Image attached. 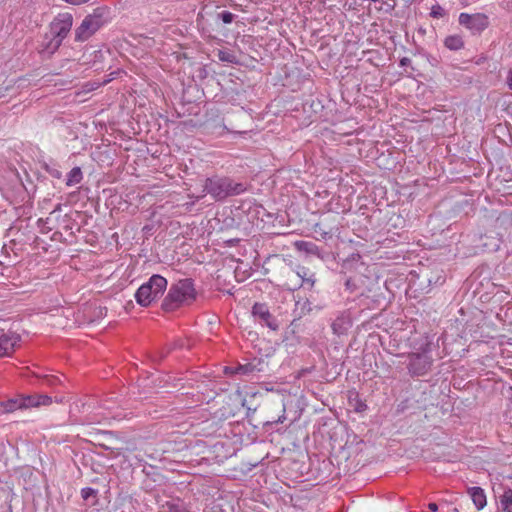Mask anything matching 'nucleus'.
<instances>
[{
    "instance_id": "nucleus-1",
    "label": "nucleus",
    "mask_w": 512,
    "mask_h": 512,
    "mask_svg": "<svg viewBox=\"0 0 512 512\" xmlns=\"http://www.w3.org/2000/svg\"><path fill=\"white\" fill-rule=\"evenodd\" d=\"M196 298V290L193 280L190 278L181 279L171 284L167 295L161 303L165 312H172L184 304H190Z\"/></svg>"
},
{
    "instance_id": "nucleus-2",
    "label": "nucleus",
    "mask_w": 512,
    "mask_h": 512,
    "mask_svg": "<svg viewBox=\"0 0 512 512\" xmlns=\"http://www.w3.org/2000/svg\"><path fill=\"white\" fill-rule=\"evenodd\" d=\"M204 190L216 201H221L243 194L247 190V185L243 182H236L227 176L215 175L205 180Z\"/></svg>"
},
{
    "instance_id": "nucleus-3",
    "label": "nucleus",
    "mask_w": 512,
    "mask_h": 512,
    "mask_svg": "<svg viewBox=\"0 0 512 512\" xmlns=\"http://www.w3.org/2000/svg\"><path fill=\"white\" fill-rule=\"evenodd\" d=\"M109 8L97 7L92 13L85 16L80 26L75 29V41L84 42L93 36L102 26L108 22Z\"/></svg>"
},
{
    "instance_id": "nucleus-4",
    "label": "nucleus",
    "mask_w": 512,
    "mask_h": 512,
    "mask_svg": "<svg viewBox=\"0 0 512 512\" xmlns=\"http://www.w3.org/2000/svg\"><path fill=\"white\" fill-rule=\"evenodd\" d=\"M167 284L165 277L159 274L152 275L146 283L137 289L135 293L136 302L143 307H148L163 295Z\"/></svg>"
},
{
    "instance_id": "nucleus-5",
    "label": "nucleus",
    "mask_w": 512,
    "mask_h": 512,
    "mask_svg": "<svg viewBox=\"0 0 512 512\" xmlns=\"http://www.w3.org/2000/svg\"><path fill=\"white\" fill-rule=\"evenodd\" d=\"M73 24V17L70 13H60L50 24V31L53 35V39L50 45L53 46V50H56L61 45L63 39L66 38L71 30Z\"/></svg>"
},
{
    "instance_id": "nucleus-6",
    "label": "nucleus",
    "mask_w": 512,
    "mask_h": 512,
    "mask_svg": "<svg viewBox=\"0 0 512 512\" xmlns=\"http://www.w3.org/2000/svg\"><path fill=\"white\" fill-rule=\"evenodd\" d=\"M407 359V369L412 377L426 375L431 370L433 364V359L427 351L410 353Z\"/></svg>"
},
{
    "instance_id": "nucleus-7",
    "label": "nucleus",
    "mask_w": 512,
    "mask_h": 512,
    "mask_svg": "<svg viewBox=\"0 0 512 512\" xmlns=\"http://www.w3.org/2000/svg\"><path fill=\"white\" fill-rule=\"evenodd\" d=\"M251 314L255 322L263 327H268L272 331L279 330V321L271 314L269 307L266 303L256 302L252 306Z\"/></svg>"
},
{
    "instance_id": "nucleus-8",
    "label": "nucleus",
    "mask_w": 512,
    "mask_h": 512,
    "mask_svg": "<svg viewBox=\"0 0 512 512\" xmlns=\"http://www.w3.org/2000/svg\"><path fill=\"white\" fill-rule=\"evenodd\" d=\"M458 20L460 25L471 30L473 33H481L489 25L488 16L483 13H461Z\"/></svg>"
},
{
    "instance_id": "nucleus-9",
    "label": "nucleus",
    "mask_w": 512,
    "mask_h": 512,
    "mask_svg": "<svg viewBox=\"0 0 512 512\" xmlns=\"http://www.w3.org/2000/svg\"><path fill=\"white\" fill-rule=\"evenodd\" d=\"M20 335L9 332L0 335V357L10 356L19 344Z\"/></svg>"
},
{
    "instance_id": "nucleus-10",
    "label": "nucleus",
    "mask_w": 512,
    "mask_h": 512,
    "mask_svg": "<svg viewBox=\"0 0 512 512\" xmlns=\"http://www.w3.org/2000/svg\"><path fill=\"white\" fill-rule=\"evenodd\" d=\"M262 365H263V362L261 361V359H254L251 362L239 364L235 368V373L241 374V375H246V376L254 375L256 372H260L263 370Z\"/></svg>"
},
{
    "instance_id": "nucleus-11",
    "label": "nucleus",
    "mask_w": 512,
    "mask_h": 512,
    "mask_svg": "<svg viewBox=\"0 0 512 512\" xmlns=\"http://www.w3.org/2000/svg\"><path fill=\"white\" fill-rule=\"evenodd\" d=\"M477 510H482L486 504V494L481 487H470L467 490Z\"/></svg>"
},
{
    "instance_id": "nucleus-12",
    "label": "nucleus",
    "mask_w": 512,
    "mask_h": 512,
    "mask_svg": "<svg viewBox=\"0 0 512 512\" xmlns=\"http://www.w3.org/2000/svg\"><path fill=\"white\" fill-rule=\"evenodd\" d=\"M350 326V319L345 315L337 317L331 325L333 332L337 335L344 334L350 328Z\"/></svg>"
},
{
    "instance_id": "nucleus-13",
    "label": "nucleus",
    "mask_w": 512,
    "mask_h": 512,
    "mask_svg": "<svg viewBox=\"0 0 512 512\" xmlns=\"http://www.w3.org/2000/svg\"><path fill=\"white\" fill-rule=\"evenodd\" d=\"M446 48L452 51H457L463 48L464 41L460 35H449L444 40Z\"/></svg>"
},
{
    "instance_id": "nucleus-14",
    "label": "nucleus",
    "mask_w": 512,
    "mask_h": 512,
    "mask_svg": "<svg viewBox=\"0 0 512 512\" xmlns=\"http://www.w3.org/2000/svg\"><path fill=\"white\" fill-rule=\"evenodd\" d=\"M23 406L21 404L20 399H9L7 401L0 403V413H11L17 409H22Z\"/></svg>"
},
{
    "instance_id": "nucleus-15",
    "label": "nucleus",
    "mask_w": 512,
    "mask_h": 512,
    "mask_svg": "<svg viewBox=\"0 0 512 512\" xmlns=\"http://www.w3.org/2000/svg\"><path fill=\"white\" fill-rule=\"evenodd\" d=\"M500 504L503 512H512V489L507 488L500 496Z\"/></svg>"
},
{
    "instance_id": "nucleus-16",
    "label": "nucleus",
    "mask_w": 512,
    "mask_h": 512,
    "mask_svg": "<svg viewBox=\"0 0 512 512\" xmlns=\"http://www.w3.org/2000/svg\"><path fill=\"white\" fill-rule=\"evenodd\" d=\"M83 179V174L80 167H74L67 175L66 185L73 186L79 184Z\"/></svg>"
},
{
    "instance_id": "nucleus-17",
    "label": "nucleus",
    "mask_w": 512,
    "mask_h": 512,
    "mask_svg": "<svg viewBox=\"0 0 512 512\" xmlns=\"http://www.w3.org/2000/svg\"><path fill=\"white\" fill-rule=\"evenodd\" d=\"M37 396L38 394L21 397V404L23 408L39 407Z\"/></svg>"
},
{
    "instance_id": "nucleus-18",
    "label": "nucleus",
    "mask_w": 512,
    "mask_h": 512,
    "mask_svg": "<svg viewBox=\"0 0 512 512\" xmlns=\"http://www.w3.org/2000/svg\"><path fill=\"white\" fill-rule=\"evenodd\" d=\"M216 19L221 20L224 24H230L234 21L235 15L229 11H222L217 13Z\"/></svg>"
},
{
    "instance_id": "nucleus-19",
    "label": "nucleus",
    "mask_w": 512,
    "mask_h": 512,
    "mask_svg": "<svg viewBox=\"0 0 512 512\" xmlns=\"http://www.w3.org/2000/svg\"><path fill=\"white\" fill-rule=\"evenodd\" d=\"M296 247L299 250H304L308 253H314V251L317 249V246L311 242L306 241H298L296 242Z\"/></svg>"
},
{
    "instance_id": "nucleus-20",
    "label": "nucleus",
    "mask_w": 512,
    "mask_h": 512,
    "mask_svg": "<svg viewBox=\"0 0 512 512\" xmlns=\"http://www.w3.org/2000/svg\"><path fill=\"white\" fill-rule=\"evenodd\" d=\"M314 231L315 233H318L321 235L322 238H326L327 236L331 237L332 235V230H326L324 227H323V224L322 223H317L315 224L314 226Z\"/></svg>"
},
{
    "instance_id": "nucleus-21",
    "label": "nucleus",
    "mask_w": 512,
    "mask_h": 512,
    "mask_svg": "<svg viewBox=\"0 0 512 512\" xmlns=\"http://www.w3.org/2000/svg\"><path fill=\"white\" fill-rule=\"evenodd\" d=\"M97 494V490L91 487H85L81 490V496L83 500H88L90 497H95Z\"/></svg>"
},
{
    "instance_id": "nucleus-22",
    "label": "nucleus",
    "mask_w": 512,
    "mask_h": 512,
    "mask_svg": "<svg viewBox=\"0 0 512 512\" xmlns=\"http://www.w3.org/2000/svg\"><path fill=\"white\" fill-rule=\"evenodd\" d=\"M431 17L441 18L445 15V10L440 5H434L430 12Z\"/></svg>"
},
{
    "instance_id": "nucleus-23",
    "label": "nucleus",
    "mask_w": 512,
    "mask_h": 512,
    "mask_svg": "<svg viewBox=\"0 0 512 512\" xmlns=\"http://www.w3.org/2000/svg\"><path fill=\"white\" fill-rule=\"evenodd\" d=\"M48 224V219L44 220L42 218L38 219L37 221V225L38 227L40 228V231L42 233H47L49 232L52 228L50 226L47 225Z\"/></svg>"
},
{
    "instance_id": "nucleus-24",
    "label": "nucleus",
    "mask_w": 512,
    "mask_h": 512,
    "mask_svg": "<svg viewBox=\"0 0 512 512\" xmlns=\"http://www.w3.org/2000/svg\"><path fill=\"white\" fill-rule=\"evenodd\" d=\"M37 400L39 402V406L41 405H49L52 403V398L48 395H44V394H38L37 396Z\"/></svg>"
},
{
    "instance_id": "nucleus-25",
    "label": "nucleus",
    "mask_w": 512,
    "mask_h": 512,
    "mask_svg": "<svg viewBox=\"0 0 512 512\" xmlns=\"http://www.w3.org/2000/svg\"><path fill=\"white\" fill-rule=\"evenodd\" d=\"M347 290L353 292L356 290L357 286L352 278H347L344 283Z\"/></svg>"
},
{
    "instance_id": "nucleus-26",
    "label": "nucleus",
    "mask_w": 512,
    "mask_h": 512,
    "mask_svg": "<svg viewBox=\"0 0 512 512\" xmlns=\"http://www.w3.org/2000/svg\"><path fill=\"white\" fill-rule=\"evenodd\" d=\"M10 250L17 256L18 251L22 250L21 247H18V241L17 239H13L10 242Z\"/></svg>"
},
{
    "instance_id": "nucleus-27",
    "label": "nucleus",
    "mask_w": 512,
    "mask_h": 512,
    "mask_svg": "<svg viewBox=\"0 0 512 512\" xmlns=\"http://www.w3.org/2000/svg\"><path fill=\"white\" fill-rule=\"evenodd\" d=\"M44 380L48 385L51 386H54L60 382L59 378L56 376H45Z\"/></svg>"
},
{
    "instance_id": "nucleus-28",
    "label": "nucleus",
    "mask_w": 512,
    "mask_h": 512,
    "mask_svg": "<svg viewBox=\"0 0 512 512\" xmlns=\"http://www.w3.org/2000/svg\"><path fill=\"white\" fill-rule=\"evenodd\" d=\"M46 171L53 177V178H56V179H60L62 177V173L56 169V168H47Z\"/></svg>"
},
{
    "instance_id": "nucleus-29",
    "label": "nucleus",
    "mask_w": 512,
    "mask_h": 512,
    "mask_svg": "<svg viewBox=\"0 0 512 512\" xmlns=\"http://www.w3.org/2000/svg\"><path fill=\"white\" fill-rule=\"evenodd\" d=\"M285 419H286V417H285V408H283V414L281 416H279L276 420L267 421L265 423V425H272V424H277V423H283Z\"/></svg>"
},
{
    "instance_id": "nucleus-30",
    "label": "nucleus",
    "mask_w": 512,
    "mask_h": 512,
    "mask_svg": "<svg viewBox=\"0 0 512 512\" xmlns=\"http://www.w3.org/2000/svg\"><path fill=\"white\" fill-rule=\"evenodd\" d=\"M411 64V59L408 58V57H403L400 59V62H399V65L401 67H406V66H409Z\"/></svg>"
},
{
    "instance_id": "nucleus-31",
    "label": "nucleus",
    "mask_w": 512,
    "mask_h": 512,
    "mask_svg": "<svg viewBox=\"0 0 512 512\" xmlns=\"http://www.w3.org/2000/svg\"><path fill=\"white\" fill-rule=\"evenodd\" d=\"M503 7L507 10L512 11V0H504Z\"/></svg>"
},
{
    "instance_id": "nucleus-32",
    "label": "nucleus",
    "mask_w": 512,
    "mask_h": 512,
    "mask_svg": "<svg viewBox=\"0 0 512 512\" xmlns=\"http://www.w3.org/2000/svg\"><path fill=\"white\" fill-rule=\"evenodd\" d=\"M507 84L509 88L512 90V71L509 72V76L507 77Z\"/></svg>"
},
{
    "instance_id": "nucleus-33",
    "label": "nucleus",
    "mask_w": 512,
    "mask_h": 512,
    "mask_svg": "<svg viewBox=\"0 0 512 512\" xmlns=\"http://www.w3.org/2000/svg\"><path fill=\"white\" fill-rule=\"evenodd\" d=\"M428 507L431 511L434 512L438 510V505L436 503H429Z\"/></svg>"
},
{
    "instance_id": "nucleus-34",
    "label": "nucleus",
    "mask_w": 512,
    "mask_h": 512,
    "mask_svg": "<svg viewBox=\"0 0 512 512\" xmlns=\"http://www.w3.org/2000/svg\"><path fill=\"white\" fill-rule=\"evenodd\" d=\"M366 408V405L364 403H360L358 407L356 408L357 411H362Z\"/></svg>"
},
{
    "instance_id": "nucleus-35",
    "label": "nucleus",
    "mask_w": 512,
    "mask_h": 512,
    "mask_svg": "<svg viewBox=\"0 0 512 512\" xmlns=\"http://www.w3.org/2000/svg\"><path fill=\"white\" fill-rule=\"evenodd\" d=\"M9 249H10V245H4L3 248H2V251L5 252V253H9Z\"/></svg>"
},
{
    "instance_id": "nucleus-36",
    "label": "nucleus",
    "mask_w": 512,
    "mask_h": 512,
    "mask_svg": "<svg viewBox=\"0 0 512 512\" xmlns=\"http://www.w3.org/2000/svg\"><path fill=\"white\" fill-rule=\"evenodd\" d=\"M203 18H204V17H203V15L199 13V14H198V17H197V23H198V25H200L201 20H203Z\"/></svg>"
},
{
    "instance_id": "nucleus-37",
    "label": "nucleus",
    "mask_w": 512,
    "mask_h": 512,
    "mask_svg": "<svg viewBox=\"0 0 512 512\" xmlns=\"http://www.w3.org/2000/svg\"><path fill=\"white\" fill-rule=\"evenodd\" d=\"M308 282H311V285L314 284V280H311V279H307Z\"/></svg>"
}]
</instances>
